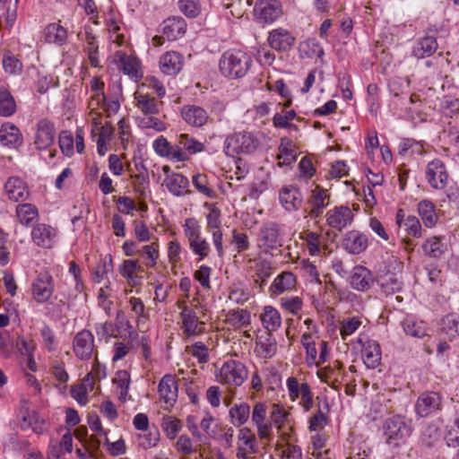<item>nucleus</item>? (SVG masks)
Returning <instances> with one entry per match:
<instances>
[{
  "mask_svg": "<svg viewBox=\"0 0 459 459\" xmlns=\"http://www.w3.org/2000/svg\"><path fill=\"white\" fill-rule=\"evenodd\" d=\"M437 39L433 36H425L419 39L412 48V56L418 59L432 56L437 49Z\"/></svg>",
  "mask_w": 459,
  "mask_h": 459,
  "instance_id": "obj_39",
  "label": "nucleus"
},
{
  "mask_svg": "<svg viewBox=\"0 0 459 459\" xmlns=\"http://www.w3.org/2000/svg\"><path fill=\"white\" fill-rule=\"evenodd\" d=\"M441 331L450 340L459 335V315L450 313L441 320Z\"/></svg>",
  "mask_w": 459,
  "mask_h": 459,
  "instance_id": "obj_54",
  "label": "nucleus"
},
{
  "mask_svg": "<svg viewBox=\"0 0 459 459\" xmlns=\"http://www.w3.org/2000/svg\"><path fill=\"white\" fill-rule=\"evenodd\" d=\"M134 167L137 173L134 175L131 174L130 177L134 179L135 192L143 195L149 185V173L143 162H136Z\"/></svg>",
  "mask_w": 459,
  "mask_h": 459,
  "instance_id": "obj_51",
  "label": "nucleus"
},
{
  "mask_svg": "<svg viewBox=\"0 0 459 459\" xmlns=\"http://www.w3.org/2000/svg\"><path fill=\"white\" fill-rule=\"evenodd\" d=\"M3 69L11 75H19L22 74L23 65L20 59L11 53H6L2 60Z\"/></svg>",
  "mask_w": 459,
  "mask_h": 459,
  "instance_id": "obj_63",
  "label": "nucleus"
},
{
  "mask_svg": "<svg viewBox=\"0 0 459 459\" xmlns=\"http://www.w3.org/2000/svg\"><path fill=\"white\" fill-rule=\"evenodd\" d=\"M262 325L265 332L272 333L277 331L281 325V316L278 309L272 306H265L260 315Z\"/></svg>",
  "mask_w": 459,
  "mask_h": 459,
  "instance_id": "obj_43",
  "label": "nucleus"
},
{
  "mask_svg": "<svg viewBox=\"0 0 459 459\" xmlns=\"http://www.w3.org/2000/svg\"><path fill=\"white\" fill-rule=\"evenodd\" d=\"M159 247V243L154 241L149 245H144L138 251L139 255L145 259L146 267L154 268L156 266L160 255Z\"/></svg>",
  "mask_w": 459,
  "mask_h": 459,
  "instance_id": "obj_58",
  "label": "nucleus"
},
{
  "mask_svg": "<svg viewBox=\"0 0 459 459\" xmlns=\"http://www.w3.org/2000/svg\"><path fill=\"white\" fill-rule=\"evenodd\" d=\"M178 4L180 12L187 18H195L204 11L200 0H178Z\"/></svg>",
  "mask_w": 459,
  "mask_h": 459,
  "instance_id": "obj_59",
  "label": "nucleus"
},
{
  "mask_svg": "<svg viewBox=\"0 0 459 459\" xmlns=\"http://www.w3.org/2000/svg\"><path fill=\"white\" fill-rule=\"evenodd\" d=\"M395 224L400 230H403L406 236L419 238L422 237V227L420 220L414 215H406L403 209H399L395 214Z\"/></svg>",
  "mask_w": 459,
  "mask_h": 459,
  "instance_id": "obj_17",
  "label": "nucleus"
},
{
  "mask_svg": "<svg viewBox=\"0 0 459 459\" xmlns=\"http://www.w3.org/2000/svg\"><path fill=\"white\" fill-rule=\"evenodd\" d=\"M308 215L316 219L320 217L330 203L329 191L319 185H315L307 197Z\"/></svg>",
  "mask_w": 459,
  "mask_h": 459,
  "instance_id": "obj_10",
  "label": "nucleus"
},
{
  "mask_svg": "<svg viewBox=\"0 0 459 459\" xmlns=\"http://www.w3.org/2000/svg\"><path fill=\"white\" fill-rule=\"evenodd\" d=\"M119 108H120V103L117 100H107L105 98V102L101 105V108L99 110L92 112V113H89V114L91 117V119L93 120V122L96 125H98L100 123L99 119L101 117L102 112H105L107 117H110V116L117 113Z\"/></svg>",
  "mask_w": 459,
  "mask_h": 459,
  "instance_id": "obj_62",
  "label": "nucleus"
},
{
  "mask_svg": "<svg viewBox=\"0 0 459 459\" xmlns=\"http://www.w3.org/2000/svg\"><path fill=\"white\" fill-rule=\"evenodd\" d=\"M295 38L287 30L278 28L272 30L268 37L270 47L277 51H287L294 44Z\"/></svg>",
  "mask_w": 459,
  "mask_h": 459,
  "instance_id": "obj_30",
  "label": "nucleus"
},
{
  "mask_svg": "<svg viewBox=\"0 0 459 459\" xmlns=\"http://www.w3.org/2000/svg\"><path fill=\"white\" fill-rule=\"evenodd\" d=\"M192 184L198 193L208 197L215 198L216 191L210 186L208 177L204 174H195L192 177Z\"/></svg>",
  "mask_w": 459,
  "mask_h": 459,
  "instance_id": "obj_57",
  "label": "nucleus"
},
{
  "mask_svg": "<svg viewBox=\"0 0 459 459\" xmlns=\"http://www.w3.org/2000/svg\"><path fill=\"white\" fill-rule=\"evenodd\" d=\"M104 88L105 82L100 77L94 76L91 79L87 89L89 113L99 110L105 102Z\"/></svg>",
  "mask_w": 459,
  "mask_h": 459,
  "instance_id": "obj_15",
  "label": "nucleus"
},
{
  "mask_svg": "<svg viewBox=\"0 0 459 459\" xmlns=\"http://www.w3.org/2000/svg\"><path fill=\"white\" fill-rule=\"evenodd\" d=\"M266 142V135L260 131H240L226 136L223 152L229 157L253 154Z\"/></svg>",
  "mask_w": 459,
  "mask_h": 459,
  "instance_id": "obj_1",
  "label": "nucleus"
},
{
  "mask_svg": "<svg viewBox=\"0 0 459 459\" xmlns=\"http://www.w3.org/2000/svg\"><path fill=\"white\" fill-rule=\"evenodd\" d=\"M299 238L303 240L308 254L313 256L319 255L325 245V238L319 232L303 230L299 234Z\"/></svg>",
  "mask_w": 459,
  "mask_h": 459,
  "instance_id": "obj_34",
  "label": "nucleus"
},
{
  "mask_svg": "<svg viewBox=\"0 0 459 459\" xmlns=\"http://www.w3.org/2000/svg\"><path fill=\"white\" fill-rule=\"evenodd\" d=\"M15 213L18 221L26 227L30 226L39 217L38 208L29 203L18 204L15 208Z\"/></svg>",
  "mask_w": 459,
  "mask_h": 459,
  "instance_id": "obj_47",
  "label": "nucleus"
},
{
  "mask_svg": "<svg viewBox=\"0 0 459 459\" xmlns=\"http://www.w3.org/2000/svg\"><path fill=\"white\" fill-rule=\"evenodd\" d=\"M152 148L160 157L168 158L176 162L186 160V156L178 149H176L175 145H171L162 135L153 141Z\"/></svg>",
  "mask_w": 459,
  "mask_h": 459,
  "instance_id": "obj_25",
  "label": "nucleus"
},
{
  "mask_svg": "<svg viewBox=\"0 0 459 459\" xmlns=\"http://www.w3.org/2000/svg\"><path fill=\"white\" fill-rule=\"evenodd\" d=\"M297 159L295 145L288 138H281L277 154L278 165L280 167L292 164Z\"/></svg>",
  "mask_w": 459,
  "mask_h": 459,
  "instance_id": "obj_46",
  "label": "nucleus"
},
{
  "mask_svg": "<svg viewBox=\"0 0 459 459\" xmlns=\"http://www.w3.org/2000/svg\"><path fill=\"white\" fill-rule=\"evenodd\" d=\"M254 12L258 21L271 23L281 15L282 8L278 0H259L255 6Z\"/></svg>",
  "mask_w": 459,
  "mask_h": 459,
  "instance_id": "obj_13",
  "label": "nucleus"
},
{
  "mask_svg": "<svg viewBox=\"0 0 459 459\" xmlns=\"http://www.w3.org/2000/svg\"><path fill=\"white\" fill-rule=\"evenodd\" d=\"M386 443L393 446H398L411 432V427L403 417L395 415L385 420L383 426Z\"/></svg>",
  "mask_w": 459,
  "mask_h": 459,
  "instance_id": "obj_4",
  "label": "nucleus"
},
{
  "mask_svg": "<svg viewBox=\"0 0 459 459\" xmlns=\"http://www.w3.org/2000/svg\"><path fill=\"white\" fill-rule=\"evenodd\" d=\"M137 445L143 449H150L157 446L160 441V433L156 429H148L136 435Z\"/></svg>",
  "mask_w": 459,
  "mask_h": 459,
  "instance_id": "obj_60",
  "label": "nucleus"
},
{
  "mask_svg": "<svg viewBox=\"0 0 459 459\" xmlns=\"http://www.w3.org/2000/svg\"><path fill=\"white\" fill-rule=\"evenodd\" d=\"M349 281L353 290L364 292L370 289L374 282V278L368 268L362 265H356L351 273Z\"/></svg>",
  "mask_w": 459,
  "mask_h": 459,
  "instance_id": "obj_26",
  "label": "nucleus"
},
{
  "mask_svg": "<svg viewBox=\"0 0 459 459\" xmlns=\"http://www.w3.org/2000/svg\"><path fill=\"white\" fill-rule=\"evenodd\" d=\"M186 22L180 16H172L166 19L160 25V31L169 40H176L183 37L186 31Z\"/></svg>",
  "mask_w": 459,
  "mask_h": 459,
  "instance_id": "obj_23",
  "label": "nucleus"
},
{
  "mask_svg": "<svg viewBox=\"0 0 459 459\" xmlns=\"http://www.w3.org/2000/svg\"><path fill=\"white\" fill-rule=\"evenodd\" d=\"M164 185L168 191L174 196L180 197L190 193L189 180L181 173L172 172L164 179Z\"/></svg>",
  "mask_w": 459,
  "mask_h": 459,
  "instance_id": "obj_27",
  "label": "nucleus"
},
{
  "mask_svg": "<svg viewBox=\"0 0 459 459\" xmlns=\"http://www.w3.org/2000/svg\"><path fill=\"white\" fill-rule=\"evenodd\" d=\"M425 178L432 188L444 189L448 180V173L444 162L438 159L429 161L426 166Z\"/></svg>",
  "mask_w": 459,
  "mask_h": 459,
  "instance_id": "obj_9",
  "label": "nucleus"
},
{
  "mask_svg": "<svg viewBox=\"0 0 459 459\" xmlns=\"http://www.w3.org/2000/svg\"><path fill=\"white\" fill-rule=\"evenodd\" d=\"M74 352L80 359H89L94 349V337L88 330L77 333L73 342Z\"/></svg>",
  "mask_w": 459,
  "mask_h": 459,
  "instance_id": "obj_18",
  "label": "nucleus"
},
{
  "mask_svg": "<svg viewBox=\"0 0 459 459\" xmlns=\"http://www.w3.org/2000/svg\"><path fill=\"white\" fill-rule=\"evenodd\" d=\"M403 332L406 335L414 338H422L428 335L429 327L425 321L415 318L413 316H407L402 322Z\"/></svg>",
  "mask_w": 459,
  "mask_h": 459,
  "instance_id": "obj_42",
  "label": "nucleus"
},
{
  "mask_svg": "<svg viewBox=\"0 0 459 459\" xmlns=\"http://www.w3.org/2000/svg\"><path fill=\"white\" fill-rule=\"evenodd\" d=\"M247 375V368L242 362L229 359L222 363L216 374V378L222 385L237 387L246 381Z\"/></svg>",
  "mask_w": 459,
  "mask_h": 459,
  "instance_id": "obj_3",
  "label": "nucleus"
},
{
  "mask_svg": "<svg viewBox=\"0 0 459 459\" xmlns=\"http://www.w3.org/2000/svg\"><path fill=\"white\" fill-rule=\"evenodd\" d=\"M175 146L176 149H178L186 156V160L189 159V155L202 152L204 150L203 143L186 134H181L178 135Z\"/></svg>",
  "mask_w": 459,
  "mask_h": 459,
  "instance_id": "obj_41",
  "label": "nucleus"
},
{
  "mask_svg": "<svg viewBox=\"0 0 459 459\" xmlns=\"http://www.w3.org/2000/svg\"><path fill=\"white\" fill-rule=\"evenodd\" d=\"M299 51L302 58L321 57L324 55V50L316 39H307L300 42Z\"/></svg>",
  "mask_w": 459,
  "mask_h": 459,
  "instance_id": "obj_50",
  "label": "nucleus"
},
{
  "mask_svg": "<svg viewBox=\"0 0 459 459\" xmlns=\"http://www.w3.org/2000/svg\"><path fill=\"white\" fill-rule=\"evenodd\" d=\"M253 64L251 56L244 50L230 48L219 59V71L228 79H240L247 74Z\"/></svg>",
  "mask_w": 459,
  "mask_h": 459,
  "instance_id": "obj_2",
  "label": "nucleus"
},
{
  "mask_svg": "<svg viewBox=\"0 0 459 459\" xmlns=\"http://www.w3.org/2000/svg\"><path fill=\"white\" fill-rule=\"evenodd\" d=\"M238 438L239 441L238 448H244L246 453H256V438L250 429H240L238 431Z\"/></svg>",
  "mask_w": 459,
  "mask_h": 459,
  "instance_id": "obj_55",
  "label": "nucleus"
},
{
  "mask_svg": "<svg viewBox=\"0 0 459 459\" xmlns=\"http://www.w3.org/2000/svg\"><path fill=\"white\" fill-rule=\"evenodd\" d=\"M275 450L279 452L281 459H302V451L298 446L290 443L283 445L277 442L275 444Z\"/></svg>",
  "mask_w": 459,
  "mask_h": 459,
  "instance_id": "obj_64",
  "label": "nucleus"
},
{
  "mask_svg": "<svg viewBox=\"0 0 459 459\" xmlns=\"http://www.w3.org/2000/svg\"><path fill=\"white\" fill-rule=\"evenodd\" d=\"M158 393L160 400L164 403L163 409L172 408L178 399V386L174 376L167 374L159 383Z\"/></svg>",
  "mask_w": 459,
  "mask_h": 459,
  "instance_id": "obj_12",
  "label": "nucleus"
},
{
  "mask_svg": "<svg viewBox=\"0 0 459 459\" xmlns=\"http://www.w3.org/2000/svg\"><path fill=\"white\" fill-rule=\"evenodd\" d=\"M280 228L274 222L265 224L259 233V247L264 249H274L280 246Z\"/></svg>",
  "mask_w": 459,
  "mask_h": 459,
  "instance_id": "obj_29",
  "label": "nucleus"
},
{
  "mask_svg": "<svg viewBox=\"0 0 459 459\" xmlns=\"http://www.w3.org/2000/svg\"><path fill=\"white\" fill-rule=\"evenodd\" d=\"M31 238L38 247L51 248L56 242V230L50 225L39 223L31 230Z\"/></svg>",
  "mask_w": 459,
  "mask_h": 459,
  "instance_id": "obj_21",
  "label": "nucleus"
},
{
  "mask_svg": "<svg viewBox=\"0 0 459 459\" xmlns=\"http://www.w3.org/2000/svg\"><path fill=\"white\" fill-rule=\"evenodd\" d=\"M4 193L12 202L25 201L29 196V189L26 183L18 177H11L4 186Z\"/></svg>",
  "mask_w": 459,
  "mask_h": 459,
  "instance_id": "obj_24",
  "label": "nucleus"
},
{
  "mask_svg": "<svg viewBox=\"0 0 459 459\" xmlns=\"http://www.w3.org/2000/svg\"><path fill=\"white\" fill-rule=\"evenodd\" d=\"M422 249L426 255L434 258L440 257L447 249L446 239L442 236L428 238L422 244Z\"/></svg>",
  "mask_w": 459,
  "mask_h": 459,
  "instance_id": "obj_44",
  "label": "nucleus"
},
{
  "mask_svg": "<svg viewBox=\"0 0 459 459\" xmlns=\"http://www.w3.org/2000/svg\"><path fill=\"white\" fill-rule=\"evenodd\" d=\"M296 276L290 272H283L277 275L269 288L272 295H280L291 290L296 286Z\"/></svg>",
  "mask_w": 459,
  "mask_h": 459,
  "instance_id": "obj_40",
  "label": "nucleus"
},
{
  "mask_svg": "<svg viewBox=\"0 0 459 459\" xmlns=\"http://www.w3.org/2000/svg\"><path fill=\"white\" fill-rule=\"evenodd\" d=\"M184 58L176 51H168L160 58V67L163 74L167 75H175L178 74L183 67Z\"/></svg>",
  "mask_w": 459,
  "mask_h": 459,
  "instance_id": "obj_32",
  "label": "nucleus"
},
{
  "mask_svg": "<svg viewBox=\"0 0 459 459\" xmlns=\"http://www.w3.org/2000/svg\"><path fill=\"white\" fill-rule=\"evenodd\" d=\"M56 139V128L53 122L47 118H42L37 123L36 133L34 135V145L39 151L47 150Z\"/></svg>",
  "mask_w": 459,
  "mask_h": 459,
  "instance_id": "obj_11",
  "label": "nucleus"
},
{
  "mask_svg": "<svg viewBox=\"0 0 459 459\" xmlns=\"http://www.w3.org/2000/svg\"><path fill=\"white\" fill-rule=\"evenodd\" d=\"M116 61L118 64V67L123 71V73L129 76L134 82H138L143 77V70L141 66L140 60L132 56L126 55L122 51H117L115 54Z\"/></svg>",
  "mask_w": 459,
  "mask_h": 459,
  "instance_id": "obj_14",
  "label": "nucleus"
},
{
  "mask_svg": "<svg viewBox=\"0 0 459 459\" xmlns=\"http://www.w3.org/2000/svg\"><path fill=\"white\" fill-rule=\"evenodd\" d=\"M247 266L249 272L254 273L264 283L273 273V266L271 261L257 256L255 258H248Z\"/></svg>",
  "mask_w": 459,
  "mask_h": 459,
  "instance_id": "obj_35",
  "label": "nucleus"
},
{
  "mask_svg": "<svg viewBox=\"0 0 459 459\" xmlns=\"http://www.w3.org/2000/svg\"><path fill=\"white\" fill-rule=\"evenodd\" d=\"M131 383L130 374L126 370H118L114 378L113 384L118 390V398L121 402H126L129 395V386Z\"/></svg>",
  "mask_w": 459,
  "mask_h": 459,
  "instance_id": "obj_49",
  "label": "nucleus"
},
{
  "mask_svg": "<svg viewBox=\"0 0 459 459\" xmlns=\"http://www.w3.org/2000/svg\"><path fill=\"white\" fill-rule=\"evenodd\" d=\"M250 407L247 403L235 404L230 409L231 423L236 427L244 425L249 418Z\"/></svg>",
  "mask_w": 459,
  "mask_h": 459,
  "instance_id": "obj_53",
  "label": "nucleus"
},
{
  "mask_svg": "<svg viewBox=\"0 0 459 459\" xmlns=\"http://www.w3.org/2000/svg\"><path fill=\"white\" fill-rule=\"evenodd\" d=\"M144 272L137 259H126L118 266V273L126 280L131 287H136L143 281L142 273Z\"/></svg>",
  "mask_w": 459,
  "mask_h": 459,
  "instance_id": "obj_19",
  "label": "nucleus"
},
{
  "mask_svg": "<svg viewBox=\"0 0 459 459\" xmlns=\"http://www.w3.org/2000/svg\"><path fill=\"white\" fill-rule=\"evenodd\" d=\"M188 245L193 254L197 256L198 261H203L211 251V246L203 233L190 239Z\"/></svg>",
  "mask_w": 459,
  "mask_h": 459,
  "instance_id": "obj_52",
  "label": "nucleus"
},
{
  "mask_svg": "<svg viewBox=\"0 0 459 459\" xmlns=\"http://www.w3.org/2000/svg\"><path fill=\"white\" fill-rule=\"evenodd\" d=\"M16 421L22 430L26 431L30 429L37 435H42L48 429L46 420L35 410H30L26 407L20 409L16 416Z\"/></svg>",
  "mask_w": 459,
  "mask_h": 459,
  "instance_id": "obj_6",
  "label": "nucleus"
},
{
  "mask_svg": "<svg viewBox=\"0 0 459 459\" xmlns=\"http://www.w3.org/2000/svg\"><path fill=\"white\" fill-rule=\"evenodd\" d=\"M54 291L52 276L48 273H41L38 275L32 284V294L39 303L48 301Z\"/></svg>",
  "mask_w": 459,
  "mask_h": 459,
  "instance_id": "obj_20",
  "label": "nucleus"
},
{
  "mask_svg": "<svg viewBox=\"0 0 459 459\" xmlns=\"http://www.w3.org/2000/svg\"><path fill=\"white\" fill-rule=\"evenodd\" d=\"M279 201L287 212H293L300 208L303 202V195L299 188L289 185L280 190Z\"/></svg>",
  "mask_w": 459,
  "mask_h": 459,
  "instance_id": "obj_22",
  "label": "nucleus"
},
{
  "mask_svg": "<svg viewBox=\"0 0 459 459\" xmlns=\"http://www.w3.org/2000/svg\"><path fill=\"white\" fill-rule=\"evenodd\" d=\"M181 116L186 123L195 127L203 126L208 120L206 110L195 105L183 107Z\"/></svg>",
  "mask_w": 459,
  "mask_h": 459,
  "instance_id": "obj_36",
  "label": "nucleus"
},
{
  "mask_svg": "<svg viewBox=\"0 0 459 459\" xmlns=\"http://www.w3.org/2000/svg\"><path fill=\"white\" fill-rule=\"evenodd\" d=\"M277 350L275 339L272 336L271 333L264 332L257 335L255 341V352L257 356L269 359L272 358Z\"/></svg>",
  "mask_w": 459,
  "mask_h": 459,
  "instance_id": "obj_38",
  "label": "nucleus"
},
{
  "mask_svg": "<svg viewBox=\"0 0 459 459\" xmlns=\"http://www.w3.org/2000/svg\"><path fill=\"white\" fill-rule=\"evenodd\" d=\"M178 307L180 311L181 329L187 337H196L204 332V322L200 321L196 312L185 305L184 301H178Z\"/></svg>",
  "mask_w": 459,
  "mask_h": 459,
  "instance_id": "obj_7",
  "label": "nucleus"
},
{
  "mask_svg": "<svg viewBox=\"0 0 459 459\" xmlns=\"http://www.w3.org/2000/svg\"><path fill=\"white\" fill-rule=\"evenodd\" d=\"M368 246V238L366 234L357 230L349 231L343 238L345 250L353 255L365 251Z\"/></svg>",
  "mask_w": 459,
  "mask_h": 459,
  "instance_id": "obj_31",
  "label": "nucleus"
},
{
  "mask_svg": "<svg viewBox=\"0 0 459 459\" xmlns=\"http://www.w3.org/2000/svg\"><path fill=\"white\" fill-rule=\"evenodd\" d=\"M16 111V102L12 93L4 89H0V116L8 117Z\"/></svg>",
  "mask_w": 459,
  "mask_h": 459,
  "instance_id": "obj_56",
  "label": "nucleus"
},
{
  "mask_svg": "<svg viewBox=\"0 0 459 459\" xmlns=\"http://www.w3.org/2000/svg\"><path fill=\"white\" fill-rule=\"evenodd\" d=\"M441 409V396L436 392H426L420 394L415 404L416 413L420 417H427Z\"/></svg>",
  "mask_w": 459,
  "mask_h": 459,
  "instance_id": "obj_16",
  "label": "nucleus"
},
{
  "mask_svg": "<svg viewBox=\"0 0 459 459\" xmlns=\"http://www.w3.org/2000/svg\"><path fill=\"white\" fill-rule=\"evenodd\" d=\"M417 211L423 224L427 228H433L436 226L438 216L434 204L429 200H421L418 204Z\"/></svg>",
  "mask_w": 459,
  "mask_h": 459,
  "instance_id": "obj_45",
  "label": "nucleus"
},
{
  "mask_svg": "<svg viewBox=\"0 0 459 459\" xmlns=\"http://www.w3.org/2000/svg\"><path fill=\"white\" fill-rule=\"evenodd\" d=\"M204 209L208 211L206 214L207 230L218 229L221 226V212L215 204L204 203Z\"/></svg>",
  "mask_w": 459,
  "mask_h": 459,
  "instance_id": "obj_61",
  "label": "nucleus"
},
{
  "mask_svg": "<svg viewBox=\"0 0 459 459\" xmlns=\"http://www.w3.org/2000/svg\"><path fill=\"white\" fill-rule=\"evenodd\" d=\"M44 39L47 43L58 47L65 46L68 39L67 30L59 23H49L44 29Z\"/></svg>",
  "mask_w": 459,
  "mask_h": 459,
  "instance_id": "obj_37",
  "label": "nucleus"
},
{
  "mask_svg": "<svg viewBox=\"0 0 459 459\" xmlns=\"http://www.w3.org/2000/svg\"><path fill=\"white\" fill-rule=\"evenodd\" d=\"M353 221V210L347 204L335 205L325 213L326 225L337 231H342L351 227Z\"/></svg>",
  "mask_w": 459,
  "mask_h": 459,
  "instance_id": "obj_8",
  "label": "nucleus"
},
{
  "mask_svg": "<svg viewBox=\"0 0 459 459\" xmlns=\"http://www.w3.org/2000/svg\"><path fill=\"white\" fill-rule=\"evenodd\" d=\"M359 342L362 345V358L364 364L368 368L374 369L377 368L381 363V349L377 342L374 340H368L365 342H362V340L359 338Z\"/></svg>",
  "mask_w": 459,
  "mask_h": 459,
  "instance_id": "obj_28",
  "label": "nucleus"
},
{
  "mask_svg": "<svg viewBox=\"0 0 459 459\" xmlns=\"http://www.w3.org/2000/svg\"><path fill=\"white\" fill-rule=\"evenodd\" d=\"M134 100L136 108L145 116L157 114L160 110V104L148 93L135 92Z\"/></svg>",
  "mask_w": 459,
  "mask_h": 459,
  "instance_id": "obj_48",
  "label": "nucleus"
},
{
  "mask_svg": "<svg viewBox=\"0 0 459 459\" xmlns=\"http://www.w3.org/2000/svg\"><path fill=\"white\" fill-rule=\"evenodd\" d=\"M0 143L3 146L15 148L22 143L20 129L13 123H4L0 127Z\"/></svg>",
  "mask_w": 459,
  "mask_h": 459,
  "instance_id": "obj_33",
  "label": "nucleus"
},
{
  "mask_svg": "<svg viewBox=\"0 0 459 459\" xmlns=\"http://www.w3.org/2000/svg\"><path fill=\"white\" fill-rule=\"evenodd\" d=\"M286 387L289 398L291 402L299 400V405L304 411H308L313 407V394L310 386L307 383H299L294 377L286 379Z\"/></svg>",
  "mask_w": 459,
  "mask_h": 459,
  "instance_id": "obj_5",
  "label": "nucleus"
}]
</instances>
